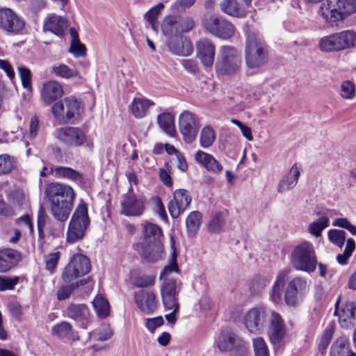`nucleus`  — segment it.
<instances>
[{"instance_id":"774afa93","label":"nucleus","mask_w":356,"mask_h":356,"mask_svg":"<svg viewBox=\"0 0 356 356\" xmlns=\"http://www.w3.org/2000/svg\"><path fill=\"white\" fill-rule=\"evenodd\" d=\"M231 356H249V351L244 341H240L238 346L232 350Z\"/></svg>"},{"instance_id":"4d7b16f0","label":"nucleus","mask_w":356,"mask_h":356,"mask_svg":"<svg viewBox=\"0 0 356 356\" xmlns=\"http://www.w3.org/2000/svg\"><path fill=\"white\" fill-rule=\"evenodd\" d=\"M252 346L255 356H269L268 346L262 337L254 338L252 339Z\"/></svg>"},{"instance_id":"39448f33","label":"nucleus","mask_w":356,"mask_h":356,"mask_svg":"<svg viewBox=\"0 0 356 356\" xmlns=\"http://www.w3.org/2000/svg\"><path fill=\"white\" fill-rule=\"evenodd\" d=\"M241 65V56L235 48L230 46L220 48L215 65L218 73L234 75L238 72Z\"/></svg>"},{"instance_id":"69168bd1","label":"nucleus","mask_w":356,"mask_h":356,"mask_svg":"<svg viewBox=\"0 0 356 356\" xmlns=\"http://www.w3.org/2000/svg\"><path fill=\"white\" fill-rule=\"evenodd\" d=\"M270 278L268 276L255 277L252 283V287L257 291H262L270 283Z\"/></svg>"},{"instance_id":"8fccbe9b","label":"nucleus","mask_w":356,"mask_h":356,"mask_svg":"<svg viewBox=\"0 0 356 356\" xmlns=\"http://www.w3.org/2000/svg\"><path fill=\"white\" fill-rule=\"evenodd\" d=\"M171 241H172V252L171 254V260H170V262L168 265L165 266L163 270L161 271V274H160V280H163V281L165 280V279H167L166 277L170 275L172 273H177L178 272V266H177V254H176V252H175V248H174V241H173V238H171Z\"/></svg>"},{"instance_id":"4c0bfd02","label":"nucleus","mask_w":356,"mask_h":356,"mask_svg":"<svg viewBox=\"0 0 356 356\" xmlns=\"http://www.w3.org/2000/svg\"><path fill=\"white\" fill-rule=\"evenodd\" d=\"M157 123L159 127L170 136H173L175 133L174 117L170 113H163L157 116Z\"/></svg>"},{"instance_id":"423d86ee","label":"nucleus","mask_w":356,"mask_h":356,"mask_svg":"<svg viewBox=\"0 0 356 356\" xmlns=\"http://www.w3.org/2000/svg\"><path fill=\"white\" fill-rule=\"evenodd\" d=\"M51 111L57 120L65 123L77 118L83 111V106L79 100L71 96L56 102Z\"/></svg>"},{"instance_id":"9d476101","label":"nucleus","mask_w":356,"mask_h":356,"mask_svg":"<svg viewBox=\"0 0 356 356\" xmlns=\"http://www.w3.org/2000/svg\"><path fill=\"white\" fill-rule=\"evenodd\" d=\"M269 312L264 307L259 306L250 309L243 316V323L249 332L261 334L266 327Z\"/></svg>"},{"instance_id":"603ef678","label":"nucleus","mask_w":356,"mask_h":356,"mask_svg":"<svg viewBox=\"0 0 356 356\" xmlns=\"http://www.w3.org/2000/svg\"><path fill=\"white\" fill-rule=\"evenodd\" d=\"M164 5L163 3H159L156 6L151 8L145 15V19L149 22L151 26V28L154 30H156V22L157 18L163 9Z\"/></svg>"},{"instance_id":"e433bc0d","label":"nucleus","mask_w":356,"mask_h":356,"mask_svg":"<svg viewBox=\"0 0 356 356\" xmlns=\"http://www.w3.org/2000/svg\"><path fill=\"white\" fill-rule=\"evenodd\" d=\"M220 9L223 13L236 17H243L246 15L245 8L236 0H223L220 3Z\"/></svg>"},{"instance_id":"bf43d9fd","label":"nucleus","mask_w":356,"mask_h":356,"mask_svg":"<svg viewBox=\"0 0 356 356\" xmlns=\"http://www.w3.org/2000/svg\"><path fill=\"white\" fill-rule=\"evenodd\" d=\"M328 238L332 243L341 248L346 239V232L343 230L330 229L328 232Z\"/></svg>"},{"instance_id":"412c9836","label":"nucleus","mask_w":356,"mask_h":356,"mask_svg":"<svg viewBox=\"0 0 356 356\" xmlns=\"http://www.w3.org/2000/svg\"><path fill=\"white\" fill-rule=\"evenodd\" d=\"M64 94L62 85L56 81H49L42 85L40 98L45 106L51 104Z\"/></svg>"},{"instance_id":"5fc2aeb1","label":"nucleus","mask_w":356,"mask_h":356,"mask_svg":"<svg viewBox=\"0 0 356 356\" xmlns=\"http://www.w3.org/2000/svg\"><path fill=\"white\" fill-rule=\"evenodd\" d=\"M225 223V215L222 212L216 213L212 217L208 229L210 232L212 233H219L222 228V226Z\"/></svg>"},{"instance_id":"7c9ffc66","label":"nucleus","mask_w":356,"mask_h":356,"mask_svg":"<svg viewBox=\"0 0 356 356\" xmlns=\"http://www.w3.org/2000/svg\"><path fill=\"white\" fill-rule=\"evenodd\" d=\"M154 102L145 97H134L129 106L131 113L138 119L143 118Z\"/></svg>"},{"instance_id":"5701e85b","label":"nucleus","mask_w":356,"mask_h":356,"mask_svg":"<svg viewBox=\"0 0 356 356\" xmlns=\"http://www.w3.org/2000/svg\"><path fill=\"white\" fill-rule=\"evenodd\" d=\"M215 52V46L211 40L204 38L197 42V56L204 67L213 65Z\"/></svg>"},{"instance_id":"20e7f679","label":"nucleus","mask_w":356,"mask_h":356,"mask_svg":"<svg viewBox=\"0 0 356 356\" xmlns=\"http://www.w3.org/2000/svg\"><path fill=\"white\" fill-rule=\"evenodd\" d=\"M88 209L85 204H80L76 208L70 221L67 231V242L74 243L81 240L89 225Z\"/></svg>"},{"instance_id":"2eb2a0df","label":"nucleus","mask_w":356,"mask_h":356,"mask_svg":"<svg viewBox=\"0 0 356 356\" xmlns=\"http://www.w3.org/2000/svg\"><path fill=\"white\" fill-rule=\"evenodd\" d=\"M179 284L177 280L165 279L160 287L162 302L165 308H172L179 305L178 294Z\"/></svg>"},{"instance_id":"a211bd4d","label":"nucleus","mask_w":356,"mask_h":356,"mask_svg":"<svg viewBox=\"0 0 356 356\" xmlns=\"http://www.w3.org/2000/svg\"><path fill=\"white\" fill-rule=\"evenodd\" d=\"M134 298L137 307L145 314H152L157 308L158 301L152 291L140 290L135 292Z\"/></svg>"},{"instance_id":"c03bdc74","label":"nucleus","mask_w":356,"mask_h":356,"mask_svg":"<svg viewBox=\"0 0 356 356\" xmlns=\"http://www.w3.org/2000/svg\"><path fill=\"white\" fill-rule=\"evenodd\" d=\"M216 140V132L211 126L204 127L200 133V145L203 148H209Z\"/></svg>"},{"instance_id":"6e6552de","label":"nucleus","mask_w":356,"mask_h":356,"mask_svg":"<svg viewBox=\"0 0 356 356\" xmlns=\"http://www.w3.org/2000/svg\"><path fill=\"white\" fill-rule=\"evenodd\" d=\"M309 289V283L303 277L297 276L291 280L287 283L284 294L286 305L293 307L298 306Z\"/></svg>"},{"instance_id":"f3484780","label":"nucleus","mask_w":356,"mask_h":356,"mask_svg":"<svg viewBox=\"0 0 356 356\" xmlns=\"http://www.w3.org/2000/svg\"><path fill=\"white\" fill-rule=\"evenodd\" d=\"M120 212L126 216L139 217L145 211V200L134 194L126 195L122 200Z\"/></svg>"},{"instance_id":"052dcab7","label":"nucleus","mask_w":356,"mask_h":356,"mask_svg":"<svg viewBox=\"0 0 356 356\" xmlns=\"http://www.w3.org/2000/svg\"><path fill=\"white\" fill-rule=\"evenodd\" d=\"M17 70L21 78L22 86L26 90L31 91V74L29 69L23 66L17 67Z\"/></svg>"},{"instance_id":"49530a36","label":"nucleus","mask_w":356,"mask_h":356,"mask_svg":"<svg viewBox=\"0 0 356 356\" xmlns=\"http://www.w3.org/2000/svg\"><path fill=\"white\" fill-rule=\"evenodd\" d=\"M92 306L100 318H105L109 314V305L107 300L102 295H97L92 301Z\"/></svg>"},{"instance_id":"f704fd0d","label":"nucleus","mask_w":356,"mask_h":356,"mask_svg":"<svg viewBox=\"0 0 356 356\" xmlns=\"http://www.w3.org/2000/svg\"><path fill=\"white\" fill-rule=\"evenodd\" d=\"M51 170L52 174L58 179H67L78 184L83 182V175L71 168L58 166L55 167Z\"/></svg>"},{"instance_id":"6e6d98bb","label":"nucleus","mask_w":356,"mask_h":356,"mask_svg":"<svg viewBox=\"0 0 356 356\" xmlns=\"http://www.w3.org/2000/svg\"><path fill=\"white\" fill-rule=\"evenodd\" d=\"M176 21L179 35L184 32L190 31L195 25L194 20L190 17L177 16Z\"/></svg>"},{"instance_id":"0eeeda50","label":"nucleus","mask_w":356,"mask_h":356,"mask_svg":"<svg viewBox=\"0 0 356 356\" xmlns=\"http://www.w3.org/2000/svg\"><path fill=\"white\" fill-rule=\"evenodd\" d=\"M202 23L207 31L222 39L232 38L235 32L234 26L230 22L216 14H205Z\"/></svg>"},{"instance_id":"680f3d73","label":"nucleus","mask_w":356,"mask_h":356,"mask_svg":"<svg viewBox=\"0 0 356 356\" xmlns=\"http://www.w3.org/2000/svg\"><path fill=\"white\" fill-rule=\"evenodd\" d=\"M155 277L152 275H143L135 278L134 284L138 288H147L154 286Z\"/></svg>"},{"instance_id":"58836bf2","label":"nucleus","mask_w":356,"mask_h":356,"mask_svg":"<svg viewBox=\"0 0 356 356\" xmlns=\"http://www.w3.org/2000/svg\"><path fill=\"white\" fill-rule=\"evenodd\" d=\"M330 356H355V354L350 349L348 341L339 338L332 345Z\"/></svg>"},{"instance_id":"3c124183","label":"nucleus","mask_w":356,"mask_h":356,"mask_svg":"<svg viewBox=\"0 0 356 356\" xmlns=\"http://www.w3.org/2000/svg\"><path fill=\"white\" fill-rule=\"evenodd\" d=\"M340 97L346 100L353 99L356 95L355 85L350 81H344L339 88Z\"/></svg>"},{"instance_id":"f8f14e48","label":"nucleus","mask_w":356,"mask_h":356,"mask_svg":"<svg viewBox=\"0 0 356 356\" xmlns=\"http://www.w3.org/2000/svg\"><path fill=\"white\" fill-rule=\"evenodd\" d=\"M199 127V120L193 113L184 111L180 114L179 129L186 143H191L195 140Z\"/></svg>"},{"instance_id":"f03ea898","label":"nucleus","mask_w":356,"mask_h":356,"mask_svg":"<svg viewBox=\"0 0 356 356\" xmlns=\"http://www.w3.org/2000/svg\"><path fill=\"white\" fill-rule=\"evenodd\" d=\"M291 262L297 270L313 273L317 266V257L313 245L304 241L296 245L291 252Z\"/></svg>"},{"instance_id":"473e14b6","label":"nucleus","mask_w":356,"mask_h":356,"mask_svg":"<svg viewBox=\"0 0 356 356\" xmlns=\"http://www.w3.org/2000/svg\"><path fill=\"white\" fill-rule=\"evenodd\" d=\"M143 241L141 243L161 242L162 230L157 225L147 222L143 226Z\"/></svg>"},{"instance_id":"a878e982","label":"nucleus","mask_w":356,"mask_h":356,"mask_svg":"<svg viewBox=\"0 0 356 356\" xmlns=\"http://www.w3.org/2000/svg\"><path fill=\"white\" fill-rule=\"evenodd\" d=\"M290 273L291 270L289 268H285L280 271L277 275L269 292V298L275 304L282 302L283 288Z\"/></svg>"},{"instance_id":"a19ab883","label":"nucleus","mask_w":356,"mask_h":356,"mask_svg":"<svg viewBox=\"0 0 356 356\" xmlns=\"http://www.w3.org/2000/svg\"><path fill=\"white\" fill-rule=\"evenodd\" d=\"M176 19V15H168L165 17L162 21V32L165 35L168 36L169 38L179 35Z\"/></svg>"},{"instance_id":"4468645a","label":"nucleus","mask_w":356,"mask_h":356,"mask_svg":"<svg viewBox=\"0 0 356 356\" xmlns=\"http://www.w3.org/2000/svg\"><path fill=\"white\" fill-rule=\"evenodd\" d=\"M56 138L70 147H79L86 141L85 133L78 127H66L55 131Z\"/></svg>"},{"instance_id":"4be33fe9","label":"nucleus","mask_w":356,"mask_h":356,"mask_svg":"<svg viewBox=\"0 0 356 356\" xmlns=\"http://www.w3.org/2000/svg\"><path fill=\"white\" fill-rule=\"evenodd\" d=\"M67 316L74 320L77 325L86 329L90 323V314L88 308L85 305H70L66 309Z\"/></svg>"},{"instance_id":"dca6fc26","label":"nucleus","mask_w":356,"mask_h":356,"mask_svg":"<svg viewBox=\"0 0 356 356\" xmlns=\"http://www.w3.org/2000/svg\"><path fill=\"white\" fill-rule=\"evenodd\" d=\"M191 197L189 192L185 189H177L173 193V199L168 203V207L171 216L177 218L190 205Z\"/></svg>"},{"instance_id":"c756f323","label":"nucleus","mask_w":356,"mask_h":356,"mask_svg":"<svg viewBox=\"0 0 356 356\" xmlns=\"http://www.w3.org/2000/svg\"><path fill=\"white\" fill-rule=\"evenodd\" d=\"M338 51L355 47L356 33L353 30H344L334 33Z\"/></svg>"},{"instance_id":"e2e57ef3","label":"nucleus","mask_w":356,"mask_h":356,"mask_svg":"<svg viewBox=\"0 0 356 356\" xmlns=\"http://www.w3.org/2000/svg\"><path fill=\"white\" fill-rule=\"evenodd\" d=\"M18 282V277H6L0 276V291L13 289Z\"/></svg>"},{"instance_id":"1a4fd4ad","label":"nucleus","mask_w":356,"mask_h":356,"mask_svg":"<svg viewBox=\"0 0 356 356\" xmlns=\"http://www.w3.org/2000/svg\"><path fill=\"white\" fill-rule=\"evenodd\" d=\"M288 329L281 314L277 312H269L268 324L266 334L270 343L275 347L284 344L287 336Z\"/></svg>"},{"instance_id":"bb28decb","label":"nucleus","mask_w":356,"mask_h":356,"mask_svg":"<svg viewBox=\"0 0 356 356\" xmlns=\"http://www.w3.org/2000/svg\"><path fill=\"white\" fill-rule=\"evenodd\" d=\"M138 250L147 261L153 263L161 258L163 246L161 242L140 243Z\"/></svg>"},{"instance_id":"72a5a7b5","label":"nucleus","mask_w":356,"mask_h":356,"mask_svg":"<svg viewBox=\"0 0 356 356\" xmlns=\"http://www.w3.org/2000/svg\"><path fill=\"white\" fill-rule=\"evenodd\" d=\"M18 252L13 249H5L0 251V273L9 270L17 262Z\"/></svg>"},{"instance_id":"a18cd8bd","label":"nucleus","mask_w":356,"mask_h":356,"mask_svg":"<svg viewBox=\"0 0 356 356\" xmlns=\"http://www.w3.org/2000/svg\"><path fill=\"white\" fill-rule=\"evenodd\" d=\"M335 2L343 20L356 13V0H335Z\"/></svg>"},{"instance_id":"0e129e2a","label":"nucleus","mask_w":356,"mask_h":356,"mask_svg":"<svg viewBox=\"0 0 356 356\" xmlns=\"http://www.w3.org/2000/svg\"><path fill=\"white\" fill-rule=\"evenodd\" d=\"M60 253L58 251L51 252L46 256L45 264L48 270L53 272L57 266L58 261L60 259Z\"/></svg>"},{"instance_id":"c9c22d12","label":"nucleus","mask_w":356,"mask_h":356,"mask_svg":"<svg viewBox=\"0 0 356 356\" xmlns=\"http://www.w3.org/2000/svg\"><path fill=\"white\" fill-rule=\"evenodd\" d=\"M51 334L58 337H67L76 341L79 340V336L72 330V325L66 321L55 325L51 329Z\"/></svg>"},{"instance_id":"2f4dec72","label":"nucleus","mask_w":356,"mask_h":356,"mask_svg":"<svg viewBox=\"0 0 356 356\" xmlns=\"http://www.w3.org/2000/svg\"><path fill=\"white\" fill-rule=\"evenodd\" d=\"M241 341L234 334L229 332L220 333L215 340V345L222 351L233 350Z\"/></svg>"},{"instance_id":"aec40b11","label":"nucleus","mask_w":356,"mask_h":356,"mask_svg":"<svg viewBox=\"0 0 356 356\" xmlns=\"http://www.w3.org/2000/svg\"><path fill=\"white\" fill-rule=\"evenodd\" d=\"M339 299L335 304L334 314L339 317V323L343 328H348L353 326L356 321V303L353 302H346L341 310L339 309Z\"/></svg>"},{"instance_id":"338daca9","label":"nucleus","mask_w":356,"mask_h":356,"mask_svg":"<svg viewBox=\"0 0 356 356\" xmlns=\"http://www.w3.org/2000/svg\"><path fill=\"white\" fill-rule=\"evenodd\" d=\"M164 321L162 316L149 318L146 319L145 327L150 332L153 333L156 328L161 327Z\"/></svg>"},{"instance_id":"ddd939ff","label":"nucleus","mask_w":356,"mask_h":356,"mask_svg":"<svg viewBox=\"0 0 356 356\" xmlns=\"http://www.w3.org/2000/svg\"><path fill=\"white\" fill-rule=\"evenodd\" d=\"M24 26V19L12 9L0 8V29L8 33L17 34Z\"/></svg>"},{"instance_id":"f257e3e1","label":"nucleus","mask_w":356,"mask_h":356,"mask_svg":"<svg viewBox=\"0 0 356 356\" xmlns=\"http://www.w3.org/2000/svg\"><path fill=\"white\" fill-rule=\"evenodd\" d=\"M46 193L51 203L52 216L60 222H65L72 211L74 199L72 188L67 184L52 183L49 184Z\"/></svg>"},{"instance_id":"37998d69","label":"nucleus","mask_w":356,"mask_h":356,"mask_svg":"<svg viewBox=\"0 0 356 356\" xmlns=\"http://www.w3.org/2000/svg\"><path fill=\"white\" fill-rule=\"evenodd\" d=\"M51 72L57 77L71 79L76 77L79 72L75 68H71L65 64L60 63L51 67Z\"/></svg>"},{"instance_id":"c85d7f7f","label":"nucleus","mask_w":356,"mask_h":356,"mask_svg":"<svg viewBox=\"0 0 356 356\" xmlns=\"http://www.w3.org/2000/svg\"><path fill=\"white\" fill-rule=\"evenodd\" d=\"M67 26L65 19L56 14L47 17L43 24L44 31H50L58 36H63Z\"/></svg>"},{"instance_id":"b1692460","label":"nucleus","mask_w":356,"mask_h":356,"mask_svg":"<svg viewBox=\"0 0 356 356\" xmlns=\"http://www.w3.org/2000/svg\"><path fill=\"white\" fill-rule=\"evenodd\" d=\"M169 50L180 56H188L193 52L191 42L186 37L178 35L168 39L167 42Z\"/></svg>"},{"instance_id":"13d9d810","label":"nucleus","mask_w":356,"mask_h":356,"mask_svg":"<svg viewBox=\"0 0 356 356\" xmlns=\"http://www.w3.org/2000/svg\"><path fill=\"white\" fill-rule=\"evenodd\" d=\"M15 165V161L13 157L8 154L0 155V174L10 172Z\"/></svg>"},{"instance_id":"393cba45","label":"nucleus","mask_w":356,"mask_h":356,"mask_svg":"<svg viewBox=\"0 0 356 356\" xmlns=\"http://www.w3.org/2000/svg\"><path fill=\"white\" fill-rule=\"evenodd\" d=\"M301 170L300 165L298 163H294L289 169L288 173L279 181L277 191L283 193L294 188L298 184Z\"/></svg>"},{"instance_id":"9b49d317","label":"nucleus","mask_w":356,"mask_h":356,"mask_svg":"<svg viewBox=\"0 0 356 356\" xmlns=\"http://www.w3.org/2000/svg\"><path fill=\"white\" fill-rule=\"evenodd\" d=\"M90 270V263L88 257L81 254H76L64 268L62 278L65 282H70L88 273Z\"/></svg>"},{"instance_id":"7ed1b4c3","label":"nucleus","mask_w":356,"mask_h":356,"mask_svg":"<svg viewBox=\"0 0 356 356\" xmlns=\"http://www.w3.org/2000/svg\"><path fill=\"white\" fill-rule=\"evenodd\" d=\"M268 51L261 38L255 33L248 35L245 48V62L248 69H258L267 61Z\"/></svg>"},{"instance_id":"ea45409f","label":"nucleus","mask_w":356,"mask_h":356,"mask_svg":"<svg viewBox=\"0 0 356 356\" xmlns=\"http://www.w3.org/2000/svg\"><path fill=\"white\" fill-rule=\"evenodd\" d=\"M6 196L9 202L14 206H22L28 202V195L22 188H10L6 191Z\"/></svg>"},{"instance_id":"6ab92c4d","label":"nucleus","mask_w":356,"mask_h":356,"mask_svg":"<svg viewBox=\"0 0 356 356\" xmlns=\"http://www.w3.org/2000/svg\"><path fill=\"white\" fill-rule=\"evenodd\" d=\"M318 15L331 27L337 26L344 21L335 1H327L322 3Z\"/></svg>"},{"instance_id":"79ce46f5","label":"nucleus","mask_w":356,"mask_h":356,"mask_svg":"<svg viewBox=\"0 0 356 356\" xmlns=\"http://www.w3.org/2000/svg\"><path fill=\"white\" fill-rule=\"evenodd\" d=\"M202 222V214L199 211H192L186 219L188 234L195 236L198 232Z\"/></svg>"},{"instance_id":"864d4df0","label":"nucleus","mask_w":356,"mask_h":356,"mask_svg":"<svg viewBox=\"0 0 356 356\" xmlns=\"http://www.w3.org/2000/svg\"><path fill=\"white\" fill-rule=\"evenodd\" d=\"M87 283L86 279H83L75 283H72L68 286H64L60 287L57 291V298L59 300H63L67 299L73 290L77 288L79 285H83Z\"/></svg>"},{"instance_id":"de8ad7c7","label":"nucleus","mask_w":356,"mask_h":356,"mask_svg":"<svg viewBox=\"0 0 356 356\" xmlns=\"http://www.w3.org/2000/svg\"><path fill=\"white\" fill-rule=\"evenodd\" d=\"M330 219L328 216H322L309 225V232L316 237L321 235L324 229L329 226Z\"/></svg>"},{"instance_id":"cd10ccee","label":"nucleus","mask_w":356,"mask_h":356,"mask_svg":"<svg viewBox=\"0 0 356 356\" xmlns=\"http://www.w3.org/2000/svg\"><path fill=\"white\" fill-rule=\"evenodd\" d=\"M195 160L207 171L213 174H219L222 170V165L209 153L198 150L195 154Z\"/></svg>"},{"instance_id":"09e8293b","label":"nucleus","mask_w":356,"mask_h":356,"mask_svg":"<svg viewBox=\"0 0 356 356\" xmlns=\"http://www.w3.org/2000/svg\"><path fill=\"white\" fill-rule=\"evenodd\" d=\"M318 47L324 52L338 51L334 33L322 37L319 40Z\"/></svg>"}]
</instances>
